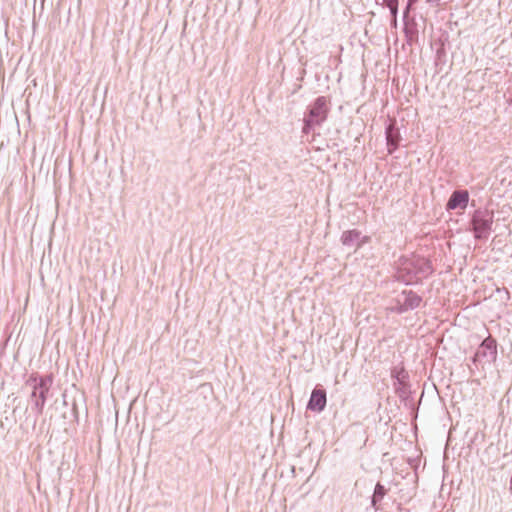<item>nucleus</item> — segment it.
Masks as SVG:
<instances>
[{"label":"nucleus","mask_w":512,"mask_h":512,"mask_svg":"<svg viewBox=\"0 0 512 512\" xmlns=\"http://www.w3.org/2000/svg\"><path fill=\"white\" fill-rule=\"evenodd\" d=\"M468 201L469 194L466 190L455 191L453 192L447 203V209L455 210L457 208H460L464 210L467 207Z\"/></svg>","instance_id":"2"},{"label":"nucleus","mask_w":512,"mask_h":512,"mask_svg":"<svg viewBox=\"0 0 512 512\" xmlns=\"http://www.w3.org/2000/svg\"><path fill=\"white\" fill-rule=\"evenodd\" d=\"M326 406V393L321 389H314L312 391L310 400L308 402V409L316 412L322 411Z\"/></svg>","instance_id":"3"},{"label":"nucleus","mask_w":512,"mask_h":512,"mask_svg":"<svg viewBox=\"0 0 512 512\" xmlns=\"http://www.w3.org/2000/svg\"><path fill=\"white\" fill-rule=\"evenodd\" d=\"M481 346L491 350L493 353H496V344H495V341L493 339H491V338H486L482 342Z\"/></svg>","instance_id":"5"},{"label":"nucleus","mask_w":512,"mask_h":512,"mask_svg":"<svg viewBox=\"0 0 512 512\" xmlns=\"http://www.w3.org/2000/svg\"><path fill=\"white\" fill-rule=\"evenodd\" d=\"M473 225L476 237L478 238L484 236L490 228L487 221L477 218L473 220Z\"/></svg>","instance_id":"4"},{"label":"nucleus","mask_w":512,"mask_h":512,"mask_svg":"<svg viewBox=\"0 0 512 512\" xmlns=\"http://www.w3.org/2000/svg\"><path fill=\"white\" fill-rule=\"evenodd\" d=\"M396 3L397 2H388V7L390 8V10L395 13L396 11Z\"/></svg>","instance_id":"6"},{"label":"nucleus","mask_w":512,"mask_h":512,"mask_svg":"<svg viewBox=\"0 0 512 512\" xmlns=\"http://www.w3.org/2000/svg\"><path fill=\"white\" fill-rule=\"evenodd\" d=\"M327 112H328V107H327L326 99L323 97L318 98L315 101V103L310 111L311 118L309 119L308 122L320 124L321 122H323L326 119Z\"/></svg>","instance_id":"1"},{"label":"nucleus","mask_w":512,"mask_h":512,"mask_svg":"<svg viewBox=\"0 0 512 512\" xmlns=\"http://www.w3.org/2000/svg\"><path fill=\"white\" fill-rule=\"evenodd\" d=\"M375 493H382V486L377 485Z\"/></svg>","instance_id":"7"}]
</instances>
